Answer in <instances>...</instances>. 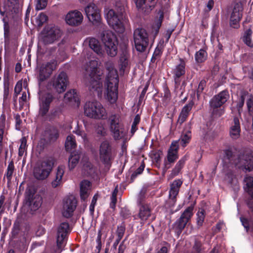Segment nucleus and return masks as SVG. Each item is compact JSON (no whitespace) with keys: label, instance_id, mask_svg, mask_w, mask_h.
I'll list each match as a JSON object with an SVG mask.
<instances>
[{"label":"nucleus","instance_id":"obj_1","mask_svg":"<svg viewBox=\"0 0 253 253\" xmlns=\"http://www.w3.org/2000/svg\"><path fill=\"white\" fill-rule=\"evenodd\" d=\"M105 67L108 71L105 82V95L107 99L111 103H114L118 97V76L112 61L107 62Z\"/></svg>","mask_w":253,"mask_h":253},{"label":"nucleus","instance_id":"obj_2","mask_svg":"<svg viewBox=\"0 0 253 253\" xmlns=\"http://www.w3.org/2000/svg\"><path fill=\"white\" fill-rule=\"evenodd\" d=\"M98 62L96 59L91 60L86 65L85 71L90 77L88 84L90 91L96 93L98 96L102 95L103 89L102 73L97 70Z\"/></svg>","mask_w":253,"mask_h":253},{"label":"nucleus","instance_id":"obj_3","mask_svg":"<svg viewBox=\"0 0 253 253\" xmlns=\"http://www.w3.org/2000/svg\"><path fill=\"white\" fill-rule=\"evenodd\" d=\"M106 18L108 24L116 31L122 33L125 31L128 20L124 15L122 11L116 13L113 9L105 10Z\"/></svg>","mask_w":253,"mask_h":253},{"label":"nucleus","instance_id":"obj_4","mask_svg":"<svg viewBox=\"0 0 253 253\" xmlns=\"http://www.w3.org/2000/svg\"><path fill=\"white\" fill-rule=\"evenodd\" d=\"M100 38L107 55L110 57L115 56L118 44L116 36L111 31L105 30L101 34Z\"/></svg>","mask_w":253,"mask_h":253},{"label":"nucleus","instance_id":"obj_5","mask_svg":"<svg viewBox=\"0 0 253 253\" xmlns=\"http://www.w3.org/2000/svg\"><path fill=\"white\" fill-rule=\"evenodd\" d=\"M84 114L88 117L95 119H105L107 113L102 104L96 101H88L84 106Z\"/></svg>","mask_w":253,"mask_h":253},{"label":"nucleus","instance_id":"obj_6","mask_svg":"<svg viewBox=\"0 0 253 253\" xmlns=\"http://www.w3.org/2000/svg\"><path fill=\"white\" fill-rule=\"evenodd\" d=\"M229 98V94L226 90L220 92L214 96L210 101V110L214 117H220L224 113L223 109L219 108Z\"/></svg>","mask_w":253,"mask_h":253},{"label":"nucleus","instance_id":"obj_7","mask_svg":"<svg viewBox=\"0 0 253 253\" xmlns=\"http://www.w3.org/2000/svg\"><path fill=\"white\" fill-rule=\"evenodd\" d=\"M54 165L53 160L48 159L37 164L33 170V175L38 180L46 179L51 172Z\"/></svg>","mask_w":253,"mask_h":253},{"label":"nucleus","instance_id":"obj_8","mask_svg":"<svg viewBox=\"0 0 253 253\" xmlns=\"http://www.w3.org/2000/svg\"><path fill=\"white\" fill-rule=\"evenodd\" d=\"M110 129L115 139L119 140L123 138L126 134V130L123 127L120 117L114 115L109 119Z\"/></svg>","mask_w":253,"mask_h":253},{"label":"nucleus","instance_id":"obj_9","mask_svg":"<svg viewBox=\"0 0 253 253\" xmlns=\"http://www.w3.org/2000/svg\"><path fill=\"white\" fill-rule=\"evenodd\" d=\"M133 39L137 51L144 52L148 45V35L146 30L142 28H137L134 31Z\"/></svg>","mask_w":253,"mask_h":253},{"label":"nucleus","instance_id":"obj_10","mask_svg":"<svg viewBox=\"0 0 253 253\" xmlns=\"http://www.w3.org/2000/svg\"><path fill=\"white\" fill-rule=\"evenodd\" d=\"M61 35L59 29L57 27L45 28L40 36V41L44 44H50L58 39Z\"/></svg>","mask_w":253,"mask_h":253},{"label":"nucleus","instance_id":"obj_11","mask_svg":"<svg viewBox=\"0 0 253 253\" xmlns=\"http://www.w3.org/2000/svg\"><path fill=\"white\" fill-rule=\"evenodd\" d=\"M77 204V200L73 196L65 198L63 200L61 209L63 216L66 218L71 217L76 208Z\"/></svg>","mask_w":253,"mask_h":253},{"label":"nucleus","instance_id":"obj_12","mask_svg":"<svg viewBox=\"0 0 253 253\" xmlns=\"http://www.w3.org/2000/svg\"><path fill=\"white\" fill-rule=\"evenodd\" d=\"M234 164L238 168L245 171H251L253 170V155H242L235 160Z\"/></svg>","mask_w":253,"mask_h":253},{"label":"nucleus","instance_id":"obj_13","mask_svg":"<svg viewBox=\"0 0 253 253\" xmlns=\"http://www.w3.org/2000/svg\"><path fill=\"white\" fill-rule=\"evenodd\" d=\"M179 145L177 141L172 142L168 151L167 159L164 161V168L166 170L171 167V164L178 159Z\"/></svg>","mask_w":253,"mask_h":253},{"label":"nucleus","instance_id":"obj_14","mask_svg":"<svg viewBox=\"0 0 253 253\" xmlns=\"http://www.w3.org/2000/svg\"><path fill=\"white\" fill-rule=\"evenodd\" d=\"M99 159L105 164L108 163L112 158V146L109 141L104 140L99 145Z\"/></svg>","mask_w":253,"mask_h":253},{"label":"nucleus","instance_id":"obj_15","mask_svg":"<svg viewBox=\"0 0 253 253\" xmlns=\"http://www.w3.org/2000/svg\"><path fill=\"white\" fill-rule=\"evenodd\" d=\"M69 230V225L67 222H63L59 226L56 242L58 250L55 253H60L61 252L65 244L66 236Z\"/></svg>","mask_w":253,"mask_h":253},{"label":"nucleus","instance_id":"obj_16","mask_svg":"<svg viewBox=\"0 0 253 253\" xmlns=\"http://www.w3.org/2000/svg\"><path fill=\"white\" fill-rule=\"evenodd\" d=\"M56 65V62L54 60L42 64L39 69V81L42 82L48 78L55 69Z\"/></svg>","mask_w":253,"mask_h":253},{"label":"nucleus","instance_id":"obj_17","mask_svg":"<svg viewBox=\"0 0 253 253\" xmlns=\"http://www.w3.org/2000/svg\"><path fill=\"white\" fill-rule=\"evenodd\" d=\"M68 84V80L66 74L64 72L60 73L52 81V86L54 89L58 93L64 92Z\"/></svg>","mask_w":253,"mask_h":253},{"label":"nucleus","instance_id":"obj_18","mask_svg":"<svg viewBox=\"0 0 253 253\" xmlns=\"http://www.w3.org/2000/svg\"><path fill=\"white\" fill-rule=\"evenodd\" d=\"M84 10L88 20L92 24H97L100 22V10L94 3H89L85 7Z\"/></svg>","mask_w":253,"mask_h":253},{"label":"nucleus","instance_id":"obj_19","mask_svg":"<svg viewBox=\"0 0 253 253\" xmlns=\"http://www.w3.org/2000/svg\"><path fill=\"white\" fill-rule=\"evenodd\" d=\"M40 114L42 116L45 115L48 111L49 105L52 101V95L50 93H44L39 91Z\"/></svg>","mask_w":253,"mask_h":253},{"label":"nucleus","instance_id":"obj_20","mask_svg":"<svg viewBox=\"0 0 253 253\" xmlns=\"http://www.w3.org/2000/svg\"><path fill=\"white\" fill-rule=\"evenodd\" d=\"M243 5L241 2L236 3L234 6L230 16V24L232 27L237 28L238 23L242 17Z\"/></svg>","mask_w":253,"mask_h":253},{"label":"nucleus","instance_id":"obj_21","mask_svg":"<svg viewBox=\"0 0 253 253\" xmlns=\"http://www.w3.org/2000/svg\"><path fill=\"white\" fill-rule=\"evenodd\" d=\"M193 207L191 206L187 208L181 215L180 217L175 222L174 226L181 232L185 227L188 220L193 215Z\"/></svg>","mask_w":253,"mask_h":253},{"label":"nucleus","instance_id":"obj_22","mask_svg":"<svg viewBox=\"0 0 253 253\" xmlns=\"http://www.w3.org/2000/svg\"><path fill=\"white\" fill-rule=\"evenodd\" d=\"M83 19V16L80 11L74 10L69 12L66 16V23L70 25H78Z\"/></svg>","mask_w":253,"mask_h":253},{"label":"nucleus","instance_id":"obj_23","mask_svg":"<svg viewBox=\"0 0 253 253\" xmlns=\"http://www.w3.org/2000/svg\"><path fill=\"white\" fill-rule=\"evenodd\" d=\"M84 42L88 44L89 47L98 55L103 56L104 51L98 40L94 38H89L85 40Z\"/></svg>","mask_w":253,"mask_h":253},{"label":"nucleus","instance_id":"obj_24","mask_svg":"<svg viewBox=\"0 0 253 253\" xmlns=\"http://www.w3.org/2000/svg\"><path fill=\"white\" fill-rule=\"evenodd\" d=\"M27 200L28 204L32 211H36L41 206L42 198L39 195H29Z\"/></svg>","mask_w":253,"mask_h":253},{"label":"nucleus","instance_id":"obj_25","mask_svg":"<svg viewBox=\"0 0 253 253\" xmlns=\"http://www.w3.org/2000/svg\"><path fill=\"white\" fill-rule=\"evenodd\" d=\"M229 135L232 139L239 138L241 133L240 123L237 118H234L229 128Z\"/></svg>","mask_w":253,"mask_h":253},{"label":"nucleus","instance_id":"obj_26","mask_svg":"<svg viewBox=\"0 0 253 253\" xmlns=\"http://www.w3.org/2000/svg\"><path fill=\"white\" fill-rule=\"evenodd\" d=\"M65 167L63 166H59L56 171L55 175L51 183L53 188L61 186L63 183V177L65 172Z\"/></svg>","mask_w":253,"mask_h":253},{"label":"nucleus","instance_id":"obj_27","mask_svg":"<svg viewBox=\"0 0 253 253\" xmlns=\"http://www.w3.org/2000/svg\"><path fill=\"white\" fill-rule=\"evenodd\" d=\"M64 101L71 105L79 106L80 101L78 94L74 89L70 90L64 95Z\"/></svg>","mask_w":253,"mask_h":253},{"label":"nucleus","instance_id":"obj_28","mask_svg":"<svg viewBox=\"0 0 253 253\" xmlns=\"http://www.w3.org/2000/svg\"><path fill=\"white\" fill-rule=\"evenodd\" d=\"M182 183V182L180 180L177 179L175 180L170 185L169 197L172 205H173L175 202L176 197L178 193L179 188Z\"/></svg>","mask_w":253,"mask_h":253},{"label":"nucleus","instance_id":"obj_29","mask_svg":"<svg viewBox=\"0 0 253 253\" xmlns=\"http://www.w3.org/2000/svg\"><path fill=\"white\" fill-rule=\"evenodd\" d=\"M91 183L86 180L80 183V197L82 200H85L88 197L91 190Z\"/></svg>","mask_w":253,"mask_h":253},{"label":"nucleus","instance_id":"obj_30","mask_svg":"<svg viewBox=\"0 0 253 253\" xmlns=\"http://www.w3.org/2000/svg\"><path fill=\"white\" fill-rule=\"evenodd\" d=\"M185 73V63L184 61L180 60V63L177 65L173 70V74L175 83L176 84H179V78Z\"/></svg>","mask_w":253,"mask_h":253},{"label":"nucleus","instance_id":"obj_31","mask_svg":"<svg viewBox=\"0 0 253 253\" xmlns=\"http://www.w3.org/2000/svg\"><path fill=\"white\" fill-rule=\"evenodd\" d=\"M83 170L84 174L93 177L97 173V169L88 161L83 164Z\"/></svg>","mask_w":253,"mask_h":253},{"label":"nucleus","instance_id":"obj_32","mask_svg":"<svg viewBox=\"0 0 253 253\" xmlns=\"http://www.w3.org/2000/svg\"><path fill=\"white\" fill-rule=\"evenodd\" d=\"M164 18L163 12L160 11L158 13V16L155 18L154 22L152 25V29L155 32V34L157 35L159 32V30L161 26L162 22Z\"/></svg>","mask_w":253,"mask_h":253},{"label":"nucleus","instance_id":"obj_33","mask_svg":"<svg viewBox=\"0 0 253 253\" xmlns=\"http://www.w3.org/2000/svg\"><path fill=\"white\" fill-rule=\"evenodd\" d=\"M139 216L142 222L146 221L151 217L150 210L147 206H143L140 208Z\"/></svg>","mask_w":253,"mask_h":253},{"label":"nucleus","instance_id":"obj_34","mask_svg":"<svg viewBox=\"0 0 253 253\" xmlns=\"http://www.w3.org/2000/svg\"><path fill=\"white\" fill-rule=\"evenodd\" d=\"M187 158L186 156L182 157L176 163L174 168L172 170L171 174L172 177H174L179 173L180 171L183 168Z\"/></svg>","mask_w":253,"mask_h":253},{"label":"nucleus","instance_id":"obj_35","mask_svg":"<svg viewBox=\"0 0 253 253\" xmlns=\"http://www.w3.org/2000/svg\"><path fill=\"white\" fill-rule=\"evenodd\" d=\"M135 1L136 6L138 8L142 7L143 4H145L146 6L151 8L155 6L157 2V0H135Z\"/></svg>","mask_w":253,"mask_h":253},{"label":"nucleus","instance_id":"obj_36","mask_svg":"<svg viewBox=\"0 0 253 253\" xmlns=\"http://www.w3.org/2000/svg\"><path fill=\"white\" fill-rule=\"evenodd\" d=\"M80 159V156L76 153H72L69 158V168L70 169H74L78 164Z\"/></svg>","mask_w":253,"mask_h":253},{"label":"nucleus","instance_id":"obj_37","mask_svg":"<svg viewBox=\"0 0 253 253\" xmlns=\"http://www.w3.org/2000/svg\"><path fill=\"white\" fill-rule=\"evenodd\" d=\"M66 149L67 151H70L76 146L75 137L73 135H69L66 138L65 144Z\"/></svg>","mask_w":253,"mask_h":253},{"label":"nucleus","instance_id":"obj_38","mask_svg":"<svg viewBox=\"0 0 253 253\" xmlns=\"http://www.w3.org/2000/svg\"><path fill=\"white\" fill-rule=\"evenodd\" d=\"M191 137V131L187 130L181 135L179 141L181 145L185 147L190 141Z\"/></svg>","mask_w":253,"mask_h":253},{"label":"nucleus","instance_id":"obj_39","mask_svg":"<svg viewBox=\"0 0 253 253\" xmlns=\"http://www.w3.org/2000/svg\"><path fill=\"white\" fill-rule=\"evenodd\" d=\"M207 56L206 51L203 49H200L195 54V60L197 62L202 63L206 60Z\"/></svg>","mask_w":253,"mask_h":253},{"label":"nucleus","instance_id":"obj_40","mask_svg":"<svg viewBox=\"0 0 253 253\" xmlns=\"http://www.w3.org/2000/svg\"><path fill=\"white\" fill-rule=\"evenodd\" d=\"M252 33V30L249 29L246 31L243 37L244 42L247 45L250 47L253 46V43L251 40Z\"/></svg>","mask_w":253,"mask_h":253},{"label":"nucleus","instance_id":"obj_41","mask_svg":"<svg viewBox=\"0 0 253 253\" xmlns=\"http://www.w3.org/2000/svg\"><path fill=\"white\" fill-rule=\"evenodd\" d=\"M244 183L248 188V192L252 197V192H253V177L247 176L245 177Z\"/></svg>","mask_w":253,"mask_h":253},{"label":"nucleus","instance_id":"obj_42","mask_svg":"<svg viewBox=\"0 0 253 253\" xmlns=\"http://www.w3.org/2000/svg\"><path fill=\"white\" fill-rule=\"evenodd\" d=\"M31 238V235L28 232H25L22 235L20 239V242L24 248L26 247L30 243Z\"/></svg>","mask_w":253,"mask_h":253},{"label":"nucleus","instance_id":"obj_43","mask_svg":"<svg viewBox=\"0 0 253 253\" xmlns=\"http://www.w3.org/2000/svg\"><path fill=\"white\" fill-rule=\"evenodd\" d=\"M14 170V166L13 163L11 162L9 163L5 176L7 180L10 181L12 178V174Z\"/></svg>","mask_w":253,"mask_h":253},{"label":"nucleus","instance_id":"obj_44","mask_svg":"<svg viewBox=\"0 0 253 253\" xmlns=\"http://www.w3.org/2000/svg\"><path fill=\"white\" fill-rule=\"evenodd\" d=\"M205 211L203 210H201L199 211L197 213V222L198 226H201L203 224V223L205 218Z\"/></svg>","mask_w":253,"mask_h":253},{"label":"nucleus","instance_id":"obj_45","mask_svg":"<svg viewBox=\"0 0 253 253\" xmlns=\"http://www.w3.org/2000/svg\"><path fill=\"white\" fill-rule=\"evenodd\" d=\"M120 62L121 69H124L127 65L128 56L126 54H122L120 57Z\"/></svg>","mask_w":253,"mask_h":253},{"label":"nucleus","instance_id":"obj_46","mask_svg":"<svg viewBox=\"0 0 253 253\" xmlns=\"http://www.w3.org/2000/svg\"><path fill=\"white\" fill-rule=\"evenodd\" d=\"M47 19L48 17L45 14L42 13L40 14L37 19L38 25L39 26H42L43 23L47 21Z\"/></svg>","mask_w":253,"mask_h":253},{"label":"nucleus","instance_id":"obj_47","mask_svg":"<svg viewBox=\"0 0 253 253\" xmlns=\"http://www.w3.org/2000/svg\"><path fill=\"white\" fill-rule=\"evenodd\" d=\"M118 192V185H117L115 187V189H114V190L112 193V196L111 197V202L110 203V207H111V208H112L113 209H114L115 207V205H116V201H117L116 196H117Z\"/></svg>","mask_w":253,"mask_h":253},{"label":"nucleus","instance_id":"obj_48","mask_svg":"<svg viewBox=\"0 0 253 253\" xmlns=\"http://www.w3.org/2000/svg\"><path fill=\"white\" fill-rule=\"evenodd\" d=\"M46 0H37L36 9L38 10H42L46 7Z\"/></svg>","mask_w":253,"mask_h":253},{"label":"nucleus","instance_id":"obj_49","mask_svg":"<svg viewBox=\"0 0 253 253\" xmlns=\"http://www.w3.org/2000/svg\"><path fill=\"white\" fill-rule=\"evenodd\" d=\"M140 118L139 115L135 116L133 122L131 126V132L132 133H134L137 129L136 126L140 122Z\"/></svg>","mask_w":253,"mask_h":253},{"label":"nucleus","instance_id":"obj_50","mask_svg":"<svg viewBox=\"0 0 253 253\" xmlns=\"http://www.w3.org/2000/svg\"><path fill=\"white\" fill-rule=\"evenodd\" d=\"M247 105L249 113H251L253 112V96L251 95L248 96Z\"/></svg>","mask_w":253,"mask_h":253},{"label":"nucleus","instance_id":"obj_51","mask_svg":"<svg viewBox=\"0 0 253 253\" xmlns=\"http://www.w3.org/2000/svg\"><path fill=\"white\" fill-rule=\"evenodd\" d=\"M193 106V102H190L188 103L187 104L185 105L182 109L181 112L184 114H185L187 116L189 113V112L191 111L192 107Z\"/></svg>","mask_w":253,"mask_h":253},{"label":"nucleus","instance_id":"obj_52","mask_svg":"<svg viewBox=\"0 0 253 253\" xmlns=\"http://www.w3.org/2000/svg\"><path fill=\"white\" fill-rule=\"evenodd\" d=\"M206 86V81L205 80H202L198 85L197 88V97L199 98L200 94L203 92L205 87Z\"/></svg>","mask_w":253,"mask_h":253},{"label":"nucleus","instance_id":"obj_53","mask_svg":"<svg viewBox=\"0 0 253 253\" xmlns=\"http://www.w3.org/2000/svg\"><path fill=\"white\" fill-rule=\"evenodd\" d=\"M96 132L101 136H105L106 134V131L102 125H99L96 128Z\"/></svg>","mask_w":253,"mask_h":253},{"label":"nucleus","instance_id":"obj_54","mask_svg":"<svg viewBox=\"0 0 253 253\" xmlns=\"http://www.w3.org/2000/svg\"><path fill=\"white\" fill-rule=\"evenodd\" d=\"M163 47L162 45H158L156 48L153 55V58H157L160 56L162 53Z\"/></svg>","mask_w":253,"mask_h":253},{"label":"nucleus","instance_id":"obj_55","mask_svg":"<svg viewBox=\"0 0 253 253\" xmlns=\"http://www.w3.org/2000/svg\"><path fill=\"white\" fill-rule=\"evenodd\" d=\"M102 233L101 230H99L98 232L97 237L96 238V243H97V246H96V249L98 250L97 253H99L100 252V251L101 248V238Z\"/></svg>","mask_w":253,"mask_h":253},{"label":"nucleus","instance_id":"obj_56","mask_svg":"<svg viewBox=\"0 0 253 253\" xmlns=\"http://www.w3.org/2000/svg\"><path fill=\"white\" fill-rule=\"evenodd\" d=\"M225 179L228 182L232 183L235 181L236 177L232 172H229L226 174Z\"/></svg>","mask_w":253,"mask_h":253},{"label":"nucleus","instance_id":"obj_57","mask_svg":"<svg viewBox=\"0 0 253 253\" xmlns=\"http://www.w3.org/2000/svg\"><path fill=\"white\" fill-rule=\"evenodd\" d=\"M144 166L143 165L140 166L135 171H134L131 175V178L132 179L135 178L137 175L141 174L144 170Z\"/></svg>","mask_w":253,"mask_h":253},{"label":"nucleus","instance_id":"obj_58","mask_svg":"<svg viewBox=\"0 0 253 253\" xmlns=\"http://www.w3.org/2000/svg\"><path fill=\"white\" fill-rule=\"evenodd\" d=\"M125 231V228L124 226H121L118 227L117 233V238H119V240H121L122 237L124 236V232Z\"/></svg>","mask_w":253,"mask_h":253},{"label":"nucleus","instance_id":"obj_59","mask_svg":"<svg viewBox=\"0 0 253 253\" xmlns=\"http://www.w3.org/2000/svg\"><path fill=\"white\" fill-rule=\"evenodd\" d=\"M75 133L77 134V135L81 137V139L83 141L85 142L86 141V135L84 131L80 129H77L75 131Z\"/></svg>","mask_w":253,"mask_h":253},{"label":"nucleus","instance_id":"obj_60","mask_svg":"<svg viewBox=\"0 0 253 253\" xmlns=\"http://www.w3.org/2000/svg\"><path fill=\"white\" fill-rule=\"evenodd\" d=\"M9 94V86L7 83L4 84V92H3V99L6 100Z\"/></svg>","mask_w":253,"mask_h":253},{"label":"nucleus","instance_id":"obj_61","mask_svg":"<svg viewBox=\"0 0 253 253\" xmlns=\"http://www.w3.org/2000/svg\"><path fill=\"white\" fill-rule=\"evenodd\" d=\"M22 83L21 82L19 81L16 84L14 88V92L16 95L19 94V93L21 92L22 89Z\"/></svg>","mask_w":253,"mask_h":253},{"label":"nucleus","instance_id":"obj_62","mask_svg":"<svg viewBox=\"0 0 253 253\" xmlns=\"http://www.w3.org/2000/svg\"><path fill=\"white\" fill-rule=\"evenodd\" d=\"M187 117L188 116L187 115L181 112L177 121L178 123L180 124H182L184 121H185Z\"/></svg>","mask_w":253,"mask_h":253},{"label":"nucleus","instance_id":"obj_63","mask_svg":"<svg viewBox=\"0 0 253 253\" xmlns=\"http://www.w3.org/2000/svg\"><path fill=\"white\" fill-rule=\"evenodd\" d=\"M200 247V244L196 242L195 244L194 247H193V253H201Z\"/></svg>","mask_w":253,"mask_h":253},{"label":"nucleus","instance_id":"obj_64","mask_svg":"<svg viewBox=\"0 0 253 253\" xmlns=\"http://www.w3.org/2000/svg\"><path fill=\"white\" fill-rule=\"evenodd\" d=\"M252 197L248 202V207L251 211L253 212V192H252Z\"/></svg>","mask_w":253,"mask_h":253}]
</instances>
